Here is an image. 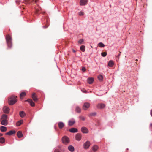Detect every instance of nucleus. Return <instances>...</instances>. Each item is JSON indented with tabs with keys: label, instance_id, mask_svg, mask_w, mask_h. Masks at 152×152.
Instances as JSON below:
<instances>
[{
	"label": "nucleus",
	"instance_id": "nucleus-1",
	"mask_svg": "<svg viewBox=\"0 0 152 152\" xmlns=\"http://www.w3.org/2000/svg\"><path fill=\"white\" fill-rule=\"evenodd\" d=\"M7 115L6 114H3L1 118V124L2 125L6 126L8 124V121L7 120Z\"/></svg>",
	"mask_w": 152,
	"mask_h": 152
},
{
	"label": "nucleus",
	"instance_id": "nucleus-2",
	"mask_svg": "<svg viewBox=\"0 0 152 152\" xmlns=\"http://www.w3.org/2000/svg\"><path fill=\"white\" fill-rule=\"evenodd\" d=\"M16 98V96H12L9 98L8 102L10 105H12L16 102L17 101Z\"/></svg>",
	"mask_w": 152,
	"mask_h": 152
},
{
	"label": "nucleus",
	"instance_id": "nucleus-3",
	"mask_svg": "<svg viewBox=\"0 0 152 152\" xmlns=\"http://www.w3.org/2000/svg\"><path fill=\"white\" fill-rule=\"evenodd\" d=\"M6 38L8 47L11 48L12 46V38L9 35H7L6 36Z\"/></svg>",
	"mask_w": 152,
	"mask_h": 152
},
{
	"label": "nucleus",
	"instance_id": "nucleus-4",
	"mask_svg": "<svg viewBox=\"0 0 152 152\" xmlns=\"http://www.w3.org/2000/svg\"><path fill=\"white\" fill-rule=\"evenodd\" d=\"M90 104L88 102H86L84 103L82 108L84 110H86L88 109L90 107Z\"/></svg>",
	"mask_w": 152,
	"mask_h": 152
},
{
	"label": "nucleus",
	"instance_id": "nucleus-5",
	"mask_svg": "<svg viewBox=\"0 0 152 152\" xmlns=\"http://www.w3.org/2000/svg\"><path fill=\"white\" fill-rule=\"evenodd\" d=\"M63 142L64 144H67L69 142V139L68 137L66 136L64 137L62 139Z\"/></svg>",
	"mask_w": 152,
	"mask_h": 152
},
{
	"label": "nucleus",
	"instance_id": "nucleus-6",
	"mask_svg": "<svg viewBox=\"0 0 152 152\" xmlns=\"http://www.w3.org/2000/svg\"><path fill=\"white\" fill-rule=\"evenodd\" d=\"M90 145V142L88 141H87L83 145L85 149H88Z\"/></svg>",
	"mask_w": 152,
	"mask_h": 152
},
{
	"label": "nucleus",
	"instance_id": "nucleus-7",
	"mask_svg": "<svg viewBox=\"0 0 152 152\" xmlns=\"http://www.w3.org/2000/svg\"><path fill=\"white\" fill-rule=\"evenodd\" d=\"M105 107V104L103 103H99L96 105L97 108L99 109H103Z\"/></svg>",
	"mask_w": 152,
	"mask_h": 152
},
{
	"label": "nucleus",
	"instance_id": "nucleus-8",
	"mask_svg": "<svg viewBox=\"0 0 152 152\" xmlns=\"http://www.w3.org/2000/svg\"><path fill=\"white\" fill-rule=\"evenodd\" d=\"M4 112L5 113H8L10 111L9 108L7 106H4L3 108Z\"/></svg>",
	"mask_w": 152,
	"mask_h": 152
},
{
	"label": "nucleus",
	"instance_id": "nucleus-9",
	"mask_svg": "<svg viewBox=\"0 0 152 152\" xmlns=\"http://www.w3.org/2000/svg\"><path fill=\"white\" fill-rule=\"evenodd\" d=\"M81 131L83 133H87L88 132V129L84 127H83L81 128Z\"/></svg>",
	"mask_w": 152,
	"mask_h": 152
},
{
	"label": "nucleus",
	"instance_id": "nucleus-10",
	"mask_svg": "<svg viewBox=\"0 0 152 152\" xmlns=\"http://www.w3.org/2000/svg\"><path fill=\"white\" fill-rule=\"evenodd\" d=\"M75 121L74 119H72L68 121V125L69 126L73 125L75 123Z\"/></svg>",
	"mask_w": 152,
	"mask_h": 152
},
{
	"label": "nucleus",
	"instance_id": "nucleus-11",
	"mask_svg": "<svg viewBox=\"0 0 152 152\" xmlns=\"http://www.w3.org/2000/svg\"><path fill=\"white\" fill-rule=\"evenodd\" d=\"M75 138L76 140L80 141L81 139V135L80 134L78 133L76 134L75 136Z\"/></svg>",
	"mask_w": 152,
	"mask_h": 152
},
{
	"label": "nucleus",
	"instance_id": "nucleus-12",
	"mask_svg": "<svg viewBox=\"0 0 152 152\" xmlns=\"http://www.w3.org/2000/svg\"><path fill=\"white\" fill-rule=\"evenodd\" d=\"M26 101L28 102L30 104V105L32 107H34L35 106V104L34 102L32 99H28Z\"/></svg>",
	"mask_w": 152,
	"mask_h": 152
},
{
	"label": "nucleus",
	"instance_id": "nucleus-13",
	"mask_svg": "<svg viewBox=\"0 0 152 152\" xmlns=\"http://www.w3.org/2000/svg\"><path fill=\"white\" fill-rule=\"evenodd\" d=\"M87 0H81L80 2L81 5H85L86 4Z\"/></svg>",
	"mask_w": 152,
	"mask_h": 152
},
{
	"label": "nucleus",
	"instance_id": "nucleus-14",
	"mask_svg": "<svg viewBox=\"0 0 152 152\" xmlns=\"http://www.w3.org/2000/svg\"><path fill=\"white\" fill-rule=\"evenodd\" d=\"M69 131L70 132L72 133H75L77 132V129L74 128L70 129Z\"/></svg>",
	"mask_w": 152,
	"mask_h": 152
},
{
	"label": "nucleus",
	"instance_id": "nucleus-15",
	"mask_svg": "<svg viewBox=\"0 0 152 152\" xmlns=\"http://www.w3.org/2000/svg\"><path fill=\"white\" fill-rule=\"evenodd\" d=\"M32 98L34 101H37L38 100V99L35 96V93H32Z\"/></svg>",
	"mask_w": 152,
	"mask_h": 152
},
{
	"label": "nucleus",
	"instance_id": "nucleus-16",
	"mask_svg": "<svg viewBox=\"0 0 152 152\" xmlns=\"http://www.w3.org/2000/svg\"><path fill=\"white\" fill-rule=\"evenodd\" d=\"M15 133V131L11 130L6 133V134L7 135H12Z\"/></svg>",
	"mask_w": 152,
	"mask_h": 152
},
{
	"label": "nucleus",
	"instance_id": "nucleus-17",
	"mask_svg": "<svg viewBox=\"0 0 152 152\" xmlns=\"http://www.w3.org/2000/svg\"><path fill=\"white\" fill-rule=\"evenodd\" d=\"M58 126L60 129H62L64 126V124L62 122H59L58 123Z\"/></svg>",
	"mask_w": 152,
	"mask_h": 152
},
{
	"label": "nucleus",
	"instance_id": "nucleus-18",
	"mask_svg": "<svg viewBox=\"0 0 152 152\" xmlns=\"http://www.w3.org/2000/svg\"><path fill=\"white\" fill-rule=\"evenodd\" d=\"M93 81L94 79L93 78H89L88 79L87 82L89 84H92Z\"/></svg>",
	"mask_w": 152,
	"mask_h": 152
},
{
	"label": "nucleus",
	"instance_id": "nucleus-19",
	"mask_svg": "<svg viewBox=\"0 0 152 152\" xmlns=\"http://www.w3.org/2000/svg\"><path fill=\"white\" fill-rule=\"evenodd\" d=\"M17 135L18 137L20 138L23 136V134L22 132L20 131H18L17 133Z\"/></svg>",
	"mask_w": 152,
	"mask_h": 152
},
{
	"label": "nucleus",
	"instance_id": "nucleus-20",
	"mask_svg": "<svg viewBox=\"0 0 152 152\" xmlns=\"http://www.w3.org/2000/svg\"><path fill=\"white\" fill-rule=\"evenodd\" d=\"M0 130L2 132H6L7 130V127L5 126H1L0 127Z\"/></svg>",
	"mask_w": 152,
	"mask_h": 152
},
{
	"label": "nucleus",
	"instance_id": "nucleus-21",
	"mask_svg": "<svg viewBox=\"0 0 152 152\" xmlns=\"http://www.w3.org/2000/svg\"><path fill=\"white\" fill-rule=\"evenodd\" d=\"M26 95V93L25 92H22L20 94V99H22L23 97Z\"/></svg>",
	"mask_w": 152,
	"mask_h": 152
},
{
	"label": "nucleus",
	"instance_id": "nucleus-22",
	"mask_svg": "<svg viewBox=\"0 0 152 152\" xmlns=\"http://www.w3.org/2000/svg\"><path fill=\"white\" fill-rule=\"evenodd\" d=\"M68 150L71 152H73L74 151V147L72 145H69L68 147Z\"/></svg>",
	"mask_w": 152,
	"mask_h": 152
},
{
	"label": "nucleus",
	"instance_id": "nucleus-23",
	"mask_svg": "<svg viewBox=\"0 0 152 152\" xmlns=\"http://www.w3.org/2000/svg\"><path fill=\"white\" fill-rule=\"evenodd\" d=\"M19 115L22 118L26 114L23 111H21L20 112Z\"/></svg>",
	"mask_w": 152,
	"mask_h": 152
},
{
	"label": "nucleus",
	"instance_id": "nucleus-24",
	"mask_svg": "<svg viewBox=\"0 0 152 152\" xmlns=\"http://www.w3.org/2000/svg\"><path fill=\"white\" fill-rule=\"evenodd\" d=\"M114 65V63L112 61H110L108 63V65L110 67H112Z\"/></svg>",
	"mask_w": 152,
	"mask_h": 152
},
{
	"label": "nucleus",
	"instance_id": "nucleus-25",
	"mask_svg": "<svg viewBox=\"0 0 152 152\" xmlns=\"http://www.w3.org/2000/svg\"><path fill=\"white\" fill-rule=\"evenodd\" d=\"M98 148V147L97 145H95L92 147V150L93 151L95 152L96 151Z\"/></svg>",
	"mask_w": 152,
	"mask_h": 152
},
{
	"label": "nucleus",
	"instance_id": "nucleus-26",
	"mask_svg": "<svg viewBox=\"0 0 152 152\" xmlns=\"http://www.w3.org/2000/svg\"><path fill=\"white\" fill-rule=\"evenodd\" d=\"M23 120H20V121H18L16 123V125L17 126H20L23 123Z\"/></svg>",
	"mask_w": 152,
	"mask_h": 152
},
{
	"label": "nucleus",
	"instance_id": "nucleus-27",
	"mask_svg": "<svg viewBox=\"0 0 152 152\" xmlns=\"http://www.w3.org/2000/svg\"><path fill=\"white\" fill-rule=\"evenodd\" d=\"M75 111L78 113H80L81 112V109L79 107L77 106L76 108Z\"/></svg>",
	"mask_w": 152,
	"mask_h": 152
},
{
	"label": "nucleus",
	"instance_id": "nucleus-28",
	"mask_svg": "<svg viewBox=\"0 0 152 152\" xmlns=\"http://www.w3.org/2000/svg\"><path fill=\"white\" fill-rule=\"evenodd\" d=\"M81 50L83 52H84L85 49V47L84 45H81L80 47Z\"/></svg>",
	"mask_w": 152,
	"mask_h": 152
},
{
	"label": "nucleus",
	"instance_id": "nucleus-29",
	"mask_svg": "<svg viewBox=\"0 0 152 152\" xmlns=\"http://www.w3.org/2000/svg\"><path fill=\"white\" fill-rule=\"evenodd\" d=\"M30 0H24L23 1V3L25 4H30L31 3L30 2Z\"/></svg>",
	"mask_w": 152,
	"mask_h": 152
},
{
	"label": "nucleus",
	"instance_id": "nucleus-30",
	"mask_svg": "<svg viewBox=\"0 0 152 152\" xmlns=\"http://www.w3.org/2000/svg\"><path fill=\"white\" fill-rule=\"evenodd\" d=\"M5 139L3 137L0 138V142L2 143H4L5 142Z\"/></svg>",
	"mask_w": 152,
	"mask_h": 152
},
{
	"label": "nucleus",
	"instance_id": "nucleus-31",
	"mask_svg": "<svg viewBox=\"0 0 152 152\" xmlns=\"http://www.w3.org/2000/svg\"><path fill=\"white\" fill-rule=\"evenodd\" d=\"M96 112H93V113H90L89 115L88 116L89 117H90L91 116H95L96 115Z\"/></svg>",
	"mask_w": 152,
	"mask_h": 152
},
{
	"label": "nucleus",
	"instance_id": "nucleus-32",
	"mask_svg": "<svg viewBox=\"0 0 152 152\" xmlns=\"http://www.w3.org/2000/svg\"><path fill=\"white\" fill-rule=\"evenodd\" d=\"M98 46L101 48L104 47V45L102 42L99 43L98 44Z\"/></svg>",
	"mask_w": 152,
	"mask_h": 152
},
{
	"label": "nucleus",
	"instance_id": "nucleus-33",
	"mask_svg": "<svg viewBox=\"0 0 152 152\" xmlns=\"http://www.w3.org/2000/svg\"><path fill=\"white\" fill-rule=\"evenodd\" d=\"M98 79L101 81H102L103 80V76L101 75H99L98 76Z\"/></svg>",
	"mask_w": 152,
	"mask_h": 152
},
{
	"label": "nucleus",
	"instance_id": "nucleus-34",
	"mask_svg": "<svg viewBox=\"0 0 152 152\" xmlns=\"http://www.w3.org/2000/svg\"><path fill=\"white\" fill-rule=\"evenodd\" d=\"M107 55V53L105 52H102L101 53V55L103 57H105Z\"/></svg>",
	"mask_w": 152,
	"mask_h": 152
},
{
	"label": "nucleus",
	"instance_id": "nucleus-35",
	"mask_svg": "<svg viewBox=\"0 0 152 152\" xmlns=\"http://www.w3.org/2000/svg\"><path fill=\"white\" fill-rule=\"evenodd\" d=\"M79 118L81 120L83 121H84L85 119V118L83 116H80Z\"/></svg>",
	"mask_w": 152,
	"mask_h": 152
},
{
	"label": "nucleus",
	"instance_id": "nucleus-36",
	"mask_svg": "<svg viewBox=\"0 0 152 152\" xmlns=\"http://www.w3.org/2000/svg\"><path fill=\"white\" fill-rule=\"evenodd\" d=\"M83 40L82 39H80L78 42L80 44H82L83 43Z\"/></svg>",
	"mask_w": 152,
	"mask_h": 152
},
{
	"label": "nucleus",
	"instance_id": "nucleus-37",
	"mask_svg": "<svg viewBox=\"0 0 152 152\" xmlns=\"http://www.w3.org/2000/svg\"><path fill=\"white\" fill-rule=\"evenodd\" d=\"M84 14V13L82 12H80L79 13V15L81 16V15H83Z\"/></svg>",
	"mask_w": 152,
	"mask_h": 152
},
{
	"label": "nucleus",
	"instance_id": "nucleus-38",
	"mask_svg": "<svg viewBox=\"0 0 152 152\" xmlns=\"http://www.w3.org/2000/svg\"><path fill=\"white\" fill-rule=\"evenodd\" d=\"M21 1L20 0H16V2L18 4H20V2Z\"/></svg>",
	"mask_w": 152,
	"mask_h": 152
},
{
	"label": "nucleus",
	"instance_id": "nucleus-39",
	"mask_svg": "<svg viewBox=\"0 0 152 152\" xmlns=\"http://www.w3.org/2000/svg\"><path fill=\"white\" fill-rule=\"evenodd\" d=\"M82 70L83 72H85L86 71V69L85 67H83L82 68Z\"/></svg>",
	"mask_w": 152,
	"mask_h": 152
},
{
	"label": "nucleus",
	"instance_id": "nucleus-40",
	"mask_svg": "<svg viewBox=\"0 0 152 152\" xmlns=\"http://www.w3.org/2000/svg\"><path fill=\"white\" fill-rule=\"evenodd\" d=\"M54 152H60V151L58 149H56L55 150Z\"/></svg>",
	"mask_w": 152,
	"mask_h": 152
},
{
	"label": "nucleus",
	"instance_id": "nucleus-41",
	"mask_svg": "<svg viewBox=\"0 0 152 152\" xmlns=\"http://www.w3.org/2000/svg\"><path fill=\"white\" fill-rule=\"evenodd\" d=\"M48 27L47 26H43L44 28H46Z\"/></svg>",
	"mask_w": 152,
	"mask_h": 152
},
{
	"label": "nucleus",
	"instance_id": "nucleus-42",
	"mask_svg": "<svg viewBox=\"0 0 152 152\" xmlns=\"http://www.w3.org/2000/svg\"><path fill=\"white\" fill-rule=\"evenodd\" d=\"M150 113L151 116H152V110L151 111Z\"/></svg>",
	"mask_w": 152,
	"mask_h": 152
},
{
	"label": "nucleus",
	"instance_id": "nucleus-43",
	"mask_svg": "<svg viewBox=\"0 0 152 152\" xmlns=\"http://www.w3.org/2000/svg\"><path fill=\"white\" fill-rule=\"evenodd\" d=\"M3 135V134L1 133H0V137L2 136Z\"/></svg>",
	"mask_w": 152,
	"mask_h": 152
},
{
	"label": "nucleus",
	"instance_id": "nucleus-44",
	"mask_svg": "<svg viewBox=\"0 0 152 152\" xmlns=\"http://www.w3.org/2000/svg\"><path fill=\"white\" fill-rule=\"evenodd\" d=\"M73 50V52L74 53H75L76 52L74 50Z\"/></svg>",
	"mask_w": 152,
	"mask_h": 152
},
{
	"label": "nucleus",
	"instance_id": "nucleus-45",
	"mask_svg": "<svg viewBox=\"0 0 152 152\" xmlns=\"http://www.w3.org/2000/svg\"><path fill=\"white\" fill-rule=\"evenodd\" d=\"M135 61H138V59H136Z\"/></svg>",
	"mask_w": 152,
	"mask_h": 152
},
{
	"label": "nucleus",
	"instance_id": "nucleus-46",
	"mask_svg": "<svg viewBox=\"0 0 152 152\" xmlns=\"http://www.w3.org/2000/svg\"><path fill=\"white\" fill-rule=\"evenodd\" d=\"M150 125H151V126H152V124H150Z\"/></svg>",
	"mask_w": 152,
	"mask_h": 152
}]
</instances>
